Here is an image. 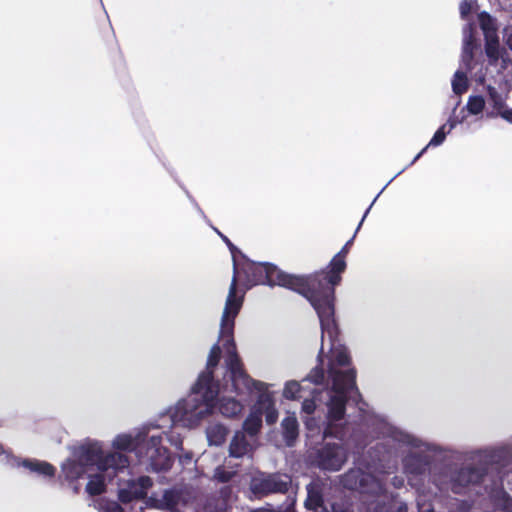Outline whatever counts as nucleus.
Returning <instances> with one entry per match:
<instances>
[{"instance_id":"39448f33","label":"nucleus","mask_w":512,"mask_h":512,"mask_svg":"<svg viewBox=\"0 0 512 512\" xmlns=\"http://www.w3.org/2000/svg\"><path fill=\"white\" fill-rule=\"evenodd\" d=\"M209 373H201L191 387L190 393L169 407L161 415L160 423L155 428L180 426L193 429L198 427L205 419L215 412V403L212 401L214 394L207 390Z\"/></svg>"},{"instance_id":"bb28decb","label":"nucleus","mask_w":512,"mask_h":512,"mask_svg":"<svg viewBox=\"0 0 512 512\" xmlns=\"http://www.w3.org/2000/svg\"><path fill=\"white\" fill-rule=\"evenodd\" d=\"M100 512H123V509L117 502L114 501H103L100 504Z\"/></svg>"},{"instance_id":"f704fd0d","label":"nucleus","mask_w":512,"mask_h":512,"mask_svg":"<svg viewBox=\"0 0 512 512\" xmlns=\"http://www.w3.org/2000/svg\"><path fill=\"white\" fill-rule=\"evenodd\" d=\"M402 484H403V481H402V480H399V479H398V478H396V477L394 478V480H393V485H394L396 488L401 487V486H402Z\"/></svg>"},{"instance_id":"4be33fe9","label":"nucleus","mask_w":512,"mask_h":512,"mask_svg":"<svg viewBox=\"0 0 512 512\" xmlns=\"http://www.w3.org/2000/svg\"><path fill=\"white\" fill-rule=\"evenodd\" d=\"M283 438L288 446H292L298 437L299 425L294 413L288 414L281 422Z\"/></svg>"},{"instance_id":"c85d7f7f","label":"nucleus","mask_w":512,"mask_h":512,"mask_svg":"<svg viewBox=\"0 0 512 512\" xmlns=\"http://www.w3.org/2000/svg\"><path fill=\"white\" fill-rule=\"evenodd\" d=\"M234 473V471H225L224 468L218 467L215 470L214 477L221 482H227L232 478Z\"/></svg>"},{"instance_id":"412c9836","label":"nucleus","mask_w":512,"mask_h":512,"mask_svg":"<svg viewBox=\"0 0 512 512\" xmlns=\"http://www.w3.org/2000/svg\"><path fill=\"white\" fill-rule=\"evenodd\" d=\"M254 443L243 432H236L229 447L230 456L240 458L250 454Z\"/></svg>"},{"instance_id":"1a4fd4ad","label":"nucleus","mask_w":512,"mask_h":512,"mask_svg":"<svg viewBox=\"0 0 512 512\" xmlns=\"http://www.w3.org/2000/svg\"><path fill=\"white\" fill-rule=\"evenodd\" d=\"M352 240H349L344 247L332 258L330 264L328 266L327 271L317 272L310 276H305L306 279H309L310 282H314L309 285V291L311 293H316L320 297L326 294V292L331 291V315L329 316V324L327 327L324 323H320L321 328L323 329V340L325 336L333 339L337 332V325L335 321V295H334V287L341 282V274L346 269V255L349 250V246Z\"/></svg>"},{"instance_id":"72a5a7b5","label":"nucleus","mask_w":512,"mask_h":512,"mask_svg":"<svg viewBox=\"0 0 512 512\" xmlns=\"http://www.w3.org/2000/svg\"><path fill=\"white\" fill-rule=\"evenodd\" d=\"M180 460L183 462H190L192 460V455L190 453H187L183 457H181Z\"/></svg>"},{"instance_id":"f8f14e48","label":"nucleus","mask_w":512,"mask_h":512,"mask_svg":"<svg viewBox=\"0 0 512 512\" xmlns=\"http://www.w3.org/2000/svg\"><path fill=\"white\" fill-rule=\"evenodd\" d=\"M270 384L254 383L257 399L251 406L248 416L243 423V429L250 437L256 436L262 427V418L265 416L267 424H274L278 419V410L274 393L269 390Z\"/></svg>"},{"instance_id":"20e7f679","label":"nucleus","mask_w":512,"mask_h":512,"mask_svg":"<svg viewBox=\"0 0 512 512\" xmlns=\"http://www.w3.org/2000/svg\"><path fill=\"white\" fill-rule=\"evenodd\" d=\"M468 459L473 463H478V466L463 467L457 471L445 467L439 474L433 475L435 484L441 490L450 489L454 493H464L471 486L485 481L489 469L493 466L502 474L501 478H503L506 472L512 470V447L503 445L473 451L468 455Z\"/></svg>"},{"instance_id":"dca6fc26","label":"nucleus","mask_w":512,"mask_h":512,"mask_svg":"<svg viewBox=\"0 0 512 512\" xmlns=\"http://www.w3.org/2000/svg\"><path fill=\"white\" fill-rule=\"evenodd\" d=\"M151 485V479L147 476H141L137 480L119 481V499L123 503H128L134 499L143 498L146 496L147 490Z\"/></svg>"},{"instance_id":"6e6552de","label":"nucleus","mask_w":512,"mask_h":512,"mask_svg":"<svg viewBox=\"0 0 512 512\" xmlns=\"http://www.w3.org/2000/svg\"><path fill=\"white\" fill-rule=\"evenodd\" d=\"M369 423L378 437L388 438L399 447H407L409 454L403 460L404 471L408 475H421L427 470L431 454H436L437 448L424 443L416 437L391 425L385 418L372 415Z\"/></svg>"},{"instance_id":"c9c22d12","label":"nucleus","mask_w":512,"mask_h":512,"mask_svg":"<svg viewBox=\"0 0 512 512\" xmlns=\"http://www.w3.org/2000/svg\"><path fill=\"white\" fill-rule=\"evenodd\" d=\"M376 199H377V197L374 199V201H373L372 203H374V202L376 201ZM372 205H373V204H371L370 206H372ZM370 208H371V207H369V208L365 211V214H364V216H363V218H362V220H361V222H360V224H359V226H358L357 230L360 228V226H361L362 222L364 221L365 217L367 216V214H368V212H369Z\"/></svg>"},{"instance_id":"f257e3e1","label":"nucleus","mask_w":512,"mask_h":512,"mask_svg":"<svg viewBox=\"0 0 512 512\" xmlns=\"http://www.w3.org/2000/svg\"><path fill=\"white\" fill-rule=\"evenodd\" d=\"M323 332V329L321 328ZM338 331L333 339L328 335L323 342L321 334V348L318 355L319 365L311 370L309 375L298 382L291 380L285 383L283 397L295 400L302 397L303 383L310 382L317 387L312 391L310 399H304L302 413L306 414L304 422L307 430L312 434L321 432V421L312 417L322 404L327 409L326 427L323 437L342 439V421L345 415V405L348 397L358 394L355 385L356 372L351 366L350 356L344 345L338 340Z\"/></svg>"},{"instance_id":"f03ea898","label":"nucleus","mask_w":512,"mask_h":512,"mask_svg":"<svg viewBox=\"0 0 512 512\" xmlns=\"http://www.w3.org/2000/svg\"><path fill=\"white\" fill-rule=\"evenodd\" d=\"M241 308V295L235 294L232 285L220 318L218 342L211 348L203 371L209 373L207 390L214 394L215 410L227 418L239 416L244 409V396L254 391V383H262L245 372L236 352L234 326Z\"/></svg>"},{"instance_id":"2f4dec72","label":"nucleus","mask_w":512,"mask_h":512,"mask_svg":"<svg viewBox=\"0 0 512 512\" xmlns=\"http://www.w3.org/2000/svg\"><path fill=\"white\" fill-rule=\"evenodd\" d=\"M497 113H499L501 115V117L505 120H507L508 122L512 123V109H509V108H503L501 110H496Z\"/></svg>"},{"instance_id":"0eeeda50","label":"nucleus","mask_w":512,"mask_h":512,"mask_svg":"<svg viewBox=\"0 0 512 512\" xmlns=\"http://www.w3.org/2000/svg\"><path fill=\"white\" fill-rule=\"evenodd\" d=\"M152 428V425H145L132 432L118 434L112 440V447L120 451H133L139 462L152 471H166L172 465V458L162 445V436L152 433Z\"/></svg>"},{"instance_id":"a211bd4d","label":"nucleus","mask_w":512,"mask_h":512,"mask_svg":"<svg viewBox=\"0 0 512 512\" xmlns=\"http://www.w3.org/2000/svg\"><path fill=\"white\" fill-rule=\"evenodd\" d=\"M9 466L13 468L23 467L29 472L43 477H53L56 472L55 467L48 462L37 459H20L14 455L10 458Z\"/></svg>"},{"instance_id":"473e14b6","label":"nucleus","mask_w":512,"mask_h":512,"mask_svg":"<svg viewBox=\"0 0 512 512\" xmlns=\"http://www.w3.org/2000/svg\"><path fill=\"white\" fill-rule=\"evenodd\" d=\"M382 509L383 508L377 509V510H375V512H382ZM397 510H398L397 512H407L406 504L399 503V506H398Z\"/></svg>"},{"instance_id":"7c9ffc66","label":"nucleus","mask_w":512,"mask_h":512,"mask_svg":"<svg viewBox=\"0 0 512 512\" xmlns=\"http://www.w3.org/2000/svg\"><path fill=\"white\" fill-rule=\"evenodd\" d=\"M13 457V454L4 448L2 444H0V461L9 465L10 464V458Z\"/></svg>"},{"instance_id":"4468645a","label":"nucleus","mask_w":512,"mask_h":512,"mask_svg":"<svg viewBox=\"0 0 512 512\" xmlns=\"http://www.w3.org/2000/svg\"><path fill=\"white\" fill-rule=\"evenodd\" d=\"M347 459L345 448L337 443H326L318 452L315 463L318 467L329 471L341 469Z\"/></svg>"},{"instance_id":"9b49d317","label":"nucleus","mask_w":512,"mask_h":512,"mask_svg":"<svg viewBox=\"0 0 512 512\" xmlns=\"http://www.w3.org/2000/svg\"><path fill=\"white\" fill-rule=\"evenodd\" d=\"M485 37V54L488 59L487 71L498 81L512 80V64L509 55L499 54L498 26L496 20L482 12L478 16Z\"/></svg>"},{"instance_id":"6ab92c4d","label":"nucleus","mask_w":512,"mask_h":512,"mask_svg":"<svg viewBox=\"0 0 512 512\" xmlns=\"http://www.w3.org/2000/svg\"><path fill=\"white\" fill-rule=\"evenodd\" d=\"M128 468L129 466L123 471H119L114 475L108 476L107 473L99 471L97 467L94 466V471L87 473L89 480L86 485V492L91 496L103 493L106 486V480H112L114 477L118 476V474L126 472Z\"/></svg>"},{"instance_id":"b1692460","label":"nucleus","mask_w":512,"mask_h":512,"mask_svg":"<svg viewBox=\"0 0 512 512\" xmlns=\"http://www.w3.org/2000/svg\"><path fill=\"white\" fill-rule=\"evenodd\" d=\"M214 230L223 239V241L228 245V247H229V249L231 251L232 257H233V270H234V273H233L232 281L230 283L228 294L226 296L225 302L227 301V299L229 297L232 285H234L235 294H237L238 296L241 295L242 303H243L244 302V291H241L238 288L237 283H236V272H237V259H236V254H235L236 247L230 242V240L225 235H223L221 232H219L216 228H214Z\"/></svg>"},{"instance_id":"9d476101","label":"nucleus","mask_w":512,"mask_h":512,"mask_svg":"<svg viewBox=\"0 0 512 512\" xmlns=\"http://www.w3.org/2000/svg\"><path fill=\"white\" fill-rule=\"evenodd\" d=\"M476 47L475 29L472 24H467L463 28V47L460 68L454 73L451 81L452 91L456 95L460 96L467 91L469 87L467 73L470 74L472 79L479 83H484L487 77L493 79L494 82L498 84L507 82L498 81L493 78L487 71V67L485 71H483L482 68L474 71L477 67V63L473 60V51Z\"/></svg>"},{"instance_id":"7ed1b4c3","label":"nucleus","mask_w":512,"mask_h":512,"mask_svg":"<svg viewBox=\"0 0 512 512\" xmlns=\"http://www.w3.org/2000/svg\"><path fill=\"white\" fill-rule=\"evenodd\" d=\"M236 283L241 291L259 284L270 286L278 285L294 290L302 294L315 309L320 323L326 327L330 325L329 316L331 315V291L323 296L309 291L311 282L305 276H295L286 274L276 266L269 263H256L245 260L242 264L237 262ZM314 282L312 281V284Z\"/></svg>"},{"instance_id":"a878e982","label":"nucleus","mask_w":512,"mask_h":512,"mask_svg":"<svg viewBox=\"0 0 512 512\" xmlns=\"http://www.w3.org/2000/svg\"><path fill=\"white\" fill-rule=\"evenodd\" d=\"M489 102L495 110H501L505 105V97L494 86L488 84L486 86Z\"/></svg>"},{"instance_id":"2eb2a0df","label":"nucleus","mask_w":512,"mask_h":512,"mask_svg":"<svg viewBox=\"0 0 512 512\" xmlns=\"http://www.w3.org/2000/svg\"><path fill=\"white\" fill-rule=\"evenodd\" d=\"M289 484L290 478L286 475H259L252 479L251 490L257 495L286 492Z\"/></svg>"},{"instance_id":"aec40b11","label":"nucleus","mask_w":512,"mask_h":512,"mask_svg":"<svg viewBox=\"0 0 512 512\" xmlns=\"http://www.w3.org/2000/svg\"><path fill=\"white\" fill-rule=\"evenodd\" d=\"M464 117L458 118V117H451L446 124L442 125L434 134L428 145L422 149L413 159L412 163H414L416 160H418L421 155L426 151V149L429 146H439L441 145L445 138L446 134H448L452 129L456 127L457 124H460L464 121Z\"/></svg>"},{"instance_id":"f3484780","label":"nucleus","mask_w":512,"mask_h":512,"mask_svg":"<svg viewBox=\"0 0 512 512\" xmlns=\"http://www.w3.org/2000/svg\"><path fill=\"white\" fill-rule=\"evenodd\" d=\"M183 495L179 489H167L162 493L153 494L149 503L151 506L163 509V510H171L175 511L178 509V506L183 503Z\"/></svg>"},{"instance_id":"4c0bfd02","label":"nucleus","mask_w":512,"mask_h":512,"mask_svg":"<svg viewBox=\"0 0 512 512\" xmlns=\"http://www.w3.org/2000/svg\"><path fill=\"white\" fill-rule=\"evenodd\" d=\"M468 509H469V507H467L466 509H464V510H463V511H461V512H467V510H468Z\"/></svg>"},{"instance_id":"ddd939ff","label":"nucleus","mask_w":512,"mask_h":512,"mask_svg":"<svg viewBox=\"0 0 512 512\" xmlns=\"http://www.w3.org/2000/svg\"><path fill=\"white\" fill-rule=\"evenodd\" d=\"M384 474L377 467L370 465L366 472L355 468L342 477V484L347 489L357 490L363 494H379L384 489Z\"/></svg>"},{"instance_id":"c756f323","label":"nucleus","mask_w":512,"mask_h":512,"mask_svg":"<svg viewBox=\"0 0 512 512\" xmlns=\"http://www.w3.org/2000/svg\"><path fill=\"white\" fill-rule=\"evenodd\" d=\"M472 7H473V0H463L460 3V7H459L461 17L465 18L466 16H468L472 10Z\"/></svg>"},{"instance_id":"393cba45","label":"nucleus","mask_w":512,"mask_h":512,"mask_svg":"<svg viewBox=\"0 0 512 512\" xmlns=\"http://www.w3.org/2000/svg\"><path fill=\"white\" fill-rule=\"evenodd\" d=\"M485 107V100L480 95L470 96L466 103V110L470 115H479Z\"/></svg>"},{"instance_id":"423d86ee","label":"nucleus","mask_w":512,"mask_h":512,"mask_svg":"<svg viewBox=\"0 0 512 512\" xmlns=\"http://www.w3.org/2000/svg\"><path fill=\"white\" fill-rule=\"evenodd\" d=\"M94 466L108 476L123 471L129 466L128 457L120 452H104L99 441L88 440L73 448L71 456L61 464V475L74 482L94 471Z\"/></svg>"},{"instance_id":"cd10ccee","label":"nucleus","mask_w":512,"mask_h":512,"mask_svg":"<svg viewBox=\"0 0 512 512\" xmlns=\"http://www.w3.org/2000/svg\"><path fill=\"white\" fill-rule=\"evenodd\" d=\"M167 440L176 449L182 448V436L174 431L165 432Z\"/></svg>"},{"instance_id":"5701e85b","label":"nucleus","mask_w":512,"mask_h":512,"mask_svg":"<svg viewBox=\"0 0 512 512\" xmlns=\"http://www.w3.org/2000/svg\"><path fill=\"white\" fill-rule=\"evenodd\" d=\"M227 429L220 423H212L206 428V437L210 445L219 446L226 438Z\"/></svg>"},{"instance_id":"e433bc0d","label":"nucleus","mask_w":512,"mask_h":512,"mask_svg":"<svg viewBox=\"0 0 512 512\" xmlns=\"http://www.w3.org/2000/svg\"><path fill=\"white\" fill-rule=\"evenodd\" d=\"M251 512H275V511L272 509L260 508V509L253 510Z\"/></svg>"}]
</instances>
